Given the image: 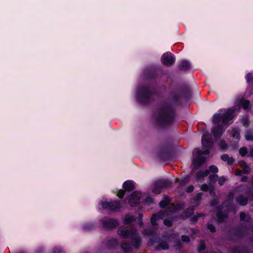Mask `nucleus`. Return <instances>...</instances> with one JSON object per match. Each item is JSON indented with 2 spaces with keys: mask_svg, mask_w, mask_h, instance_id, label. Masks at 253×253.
Wrapping results in <instances>:
<instances>
[{
  "mask_svg": "<svg viewBox=\"0 0 253 253\" xmlns=\"http://www.w3.org/2000/svg\"><path fill=\"white\" fill-rule=\"evenodd\" d=\"M174 112L172 109L166 104L162 106L155 114L154 117L157 123L162 126L170 124L174 119Z\"/></svg>",
  "mask_w": 253,
  "mask_h": 253,
  "instance_id": "nucleus-1",
  "label": "nucleus"
},
{
  "mask_svg": "<svg viewBox=\"0 0 253 253\" xmlns=\"http://www.w3.org/2000/svg\"><path fill=\"white\" fill-rule=\"evenodd\" d=\"M234 117V110L230 109L228 110L223 116L220 114H215L213 116L212 122L214 125H218L222 120V123L225 125H228L229 122Z\"/></svg>",
  "mask_w": 253,
  "mask_h": 253,
  "instance_id": "nucleus-2",
  "label": "nucleus"
},
{
  "mask_svg": "<svg viewBox=\"0 0 253 253\" xmlns=\"http://www.w3.org/2000/svg\"><path fill=\"white\" fill-rule=\"evenodd\" d=\"M119 234L123 238H130L132 240L133 246L135 247H138L141 245V239L138 237L135 230H120L119 231Z\"/></svg>",
  "mask_w": 253,
  "mask_h": 253,
  "instance_id": "nucleus-3",
  "label": "nucleus"
},
{
  "mask_svg": "<svg viewBox=\"0 0 253 253\" xmlns=\"http://www.w3.org/2000/svg\"><path fill=\"white\" fill-rule=\"evenodd\" d=\"M101 205L103 209H109L111 211L117 210L121 207L120 202L118 201H114L113 202H102Z\"/></svg>",
  "mask_w": 253,
  "mask_h": 253,
  "instance_id": "nucleus-4",
  "label": "nucleus"
},
{
  "mask_svg": "<svg viewBox=\"0 0 253 253\" xmlns=\"http://www.w3.org/2000/svg\"><path fill=\"white\" fill-rule=\"evenodd\" d=\"M170 185L169 182L167 180L158 181L154 184L153 192L156 194H159L161 192L162 188L169 187Z\"/></svg>",
  "mask_w": 253,
  "mask_h": 253,
  "instance_id": "nucleus-5",
  "label": "nucleus"
},
{
  "mask_svg": "<svg viewBox=\"0 0 253 253\" xmlns=\"http://www.w3.org/2000/svg\"><path fill=\"white\" fill-rule=\"evenodd\" d=\"M161 60L165 65L170 66L174 63L175 59L171 53L167 52L163 55Z\"/></svg>",
  "mask_w": 253,
  "mask_h": 253,
  "instance_id": "nucleus-6",
  "label": "nucleus"
},
{
  "mask_svg": "<svg viewBox=\"0 0 253 253\" xmlns=\"http://www.w3.org/2000/svg\"><path fill=\"white\" fill-rule=\"evenodd\" d=\"M101 222L106 228H112L118 225V222L114 219L105 218L101 220Z\"/></svg>",
  "mask_w": 253,
  "mask_h": 253,
  "instance_id": "nucleus-7",
  "label": "nucleus"
},
{
  "mask_svg": "<svg viewBox=\"0 0 253 253\" xmlns=\"http://www.w3.org/2000/svg\"><path fill=\"white\" fill-rule=\"evenodd\" d=\"M141 193L138 192H133L129 199V203L131 206H134L139 202Z\"/></svg>",
  "mask_w": 253,
  "mask_h": 253,
  "instance_id": "nucleus-8",
  "label": "nucleus"
},
{
  "mask_svg": "<svg viewBox=\"0 0 253 253\" xmlns=\"http://www.w3.org/2000/svg\"><path fill=\"white\" fill-rule=\"evenodd\" d=\"M224 129L222 128V127L220 125H217L216 126L213 127L211 130L213 136L216 138H219L222 135Z\"/></svg>",
  "mask_w": 253,
  "mask_h": 253,
  "instance_id": "nucleus-9",
  "label": "nucleus"
},
{
  "mask_svg": "<svg viewBox=\"0 0 253 253\" xmlns=\"http://www.w3.org/2000/svg\"><path fill=\"white\" fill-rule=\"evenodd\" d=\"M197 158H195L192 162V166L194 168H197L198 167L201 166L206 161L205 157L197 156L196 154Z\"/></svg>",
  "mask_w": 253,
  "mask_h": 253,
  "instance_id": "nucleus-10",
  "label": "nucleus"
},
{
  "mask_svg": "<svg viewBox=\"0 0 253 253\" xmlns=\"http://www.w3.org/2000/svg\"><path fill=\"white\" fill-rule=\"evenodd\" d=\"M165 217V212L163 211L159 212L157 214H154L151 219V222L153 225H157L156 221L159 219H162Z\"/></svg>",
  "mask_w": 253,
  "mask_h": 253,
  "instance_id": "nucleus-11",
  "label": "nucleus"
},
{
  "mask_svg": "<svg viewBox=\"0 0 253 253\" xmlns=\"http://www.w3.org/2000/svg\"><path fill=\"white\" fill-rule=\"evenodd\" d=\"M202 144L206 147H209L211 146L212 142L209 134L204 135L202 140Z\"/></svg>",
  "mask_w": 253,
  "mask_h": 253,
  "instance_id": "nucleus-12",
  "label": "nucleus"
},
{
  "mask_svg": "<svg viewBox=\"0 0 253 253\" xmlns=\"http://www.w3.org/2000/svg\"><path fill=\"white\" fill-rule=\"evenodd\" d=\"M123 188L125 190L130 191L134 189V185L131 181H126L123 184Z\"/></svg>",
  "mask_w": 253,
  "mask_h": 253,
  "instance_id": "nucleus-13",
  "label": "nucleus"
},
{
  "mask_svg": "<svg viewBox=\"0 0 253 253\" xmlns=\"http://www.w3.org/2000/svg\"><path fill=\"white\" fill-rule=\"evenodd\" d=\"M160 205L163 208L167 206H169V208L173 206L172 204H170V200L168 197H166L164 200L162 201L160 203Z\"/></svg>",
  "mask_w": 253,
  "mask_h": 253,
  "instance_id": "nucleus-14",
  "label": "nucleus"
},
{
  "mask_svg": "<svg viewBox=\"0 0 253 253\" xmlns=\"http://www.w3.org/2000/svg\"><path fill=\"white\" fill-rule=\"evenodd\" d=\"M221 159L225 162H227L229 165H231L234 162V159L231 157H229L227 154L222 155Z\"/></svg>",
  "mask_w": 253,
  "mask_h": 253,
  "instance_id": "nucleus-15",
  "label": "nucleus"
},
{
  "mask_svg": "<svg viewBox=\"0 0 253 253\" xmlns=\"http://www.w3.org/2000/svg\"><path fill=\"white\" fill-rule=\"evenodd\" d=\"M228 132L230 135L235 139L239 140L240 138V134L239 131L236 129H233L231 130H228Z\"/></svg>",
  "mask_w": 253,
  "mask_h": 253,
  "instance_id": "nucleus-16",
  "label": "nucleus"
},
{
  "mask_svg": "<svg viewBox=\"0 0 253 253\" xmlns=\"http://www.w3.org/2000/svg\"><path fill=\"white\" fill-rule=\"evenodd\" d=\"M190 64L188 61H183L179 66V68L181 70H186L190 68Z\"/></svg>",
  "mask_w": 253,
  "mask_h": 253,
  "instance_id": "nucleus-17",
  "label": "nucleus"
},
{
  "mask_svg": "<svg viewBox=\"0 0 253 253\" xmlns=\"http://www.w3.org/2000/svg\"><path fill=\"white\" fill-rule=\"evenodd\" d=\"M237 202L242 206H245L247 204V199L242 196H240L237 198Z\"/></svg>",
  "mask_w": 253,
  "mask_h": 253,
  "instance_id": "nucleus-18",
  "label": "nucleus"
},
{
  "mask_svg": "<svg viewBox=\"0 0 253 253\" xmlns=\"http://www.w3.org/2000/svg\"><path fill=\"white\" fill-rule=\"evenodd\" d=\"M121 247L124 251L126 253H129L131 250V245L125 243H123Z\"/></svg>",
  "mask_w": 253,
  "mask_h": 253,
  "instance_id": "nucleus-19",
  "label": "nucleus"
},
{
  "mask_svg": "<svg viewBox=\"0 0 253 253\" xmlns=\"http://www.w3.org/2000/svg\"><path fill=\"white\" fill-rule=\"evenodd\" d=\"M134 220V217L133 215H126L124 219V223L126 224H128L131 223Z\"/></svg>",
  "mask_w": 253,
  "mask_h": 253,
  "instance_id": "nucleus-20",
  "label": "nucleus"
},
{
  "mask_svg": "<svg viewBox=\"0 0 253 253\" xmlns=\"http://www.w3.org/2000/svg\"><path fill=\"white\" fill-rule=\"evenodd\" d=\"M155 248L156 250H159V249L166 250V249H168L169 248V245L166 242L163 243H160L159 244V247H157V246H155Z\"/></svg>",
  "mask_w": 253,
  "mask_h": 253,
  "instance_id": "nucleus-21",
  "label": "nucleus"
},
{
  "mask_svg": "<svg viewBox=\"0 0 253 253\" xmlns=\"http://www.w3.org/2000/svg\"><path fill=\"white\" fill-rule=\"evenodd\" d=\"M194 153H196L197 155V156L199 157V156H201L202 155H203V154H208L209 153V151L208 150H206L204 151H202L198 149H196L194 150Z\"/></svg>",
  "mask_w": 253,
  "mask_h": 253,
  "instance_id": "nucleus-22",
  "label": "nucleus"
},
{
  "mask_svg": "<svg viewBox=\"0 0 253 253\" xmlns=\"http://www.w3.org/2000/svg\"><path fill=\"white\" fill-rule=\"evenodd\" d=\"M241 105L244 109H248L250 108V102L248 100H243L242 101Z\"/></svg>",
  "mask_w": 253,
  "mask_h": 253,
  "instance_id": "nucleus-23",
  "label": "nucleus"
},
{
  "mask_svg": "<svg viewBox=\"0 0 253 253\" xmlns=\"http://www.w3.org/2000/svg\"><path fill=\"white\" fill-rule=\"evenodd\" d=\"M217 216L218 221L220 222H222L226 217V215L223 214L220 212L217 213Z\"/></svg>",
  "mask_w": 253,
  "mask_h": 253,
  "instance_id": "nucleus-24",
  "label": "nucleus"
},
{
  "mask_svg": "<svg viewBox=\"0 0 253 253\" xmlns=\"http://www.w3.org/2000/svg\"><path fill=\"white\" fill-rule=\"evenodd\" d=\"M247 82L250 84V85L253 86V78L251 73H249L247 76Z\"/></svg>",
  "mask_w": 253,
  "mask_h": 253,
  "instance_id": "nucleus-25",
  "label": "nucleus"
},
{
  "mask_svg": "<svg viewBox=\"0 0 253 253\" xmlns=\"http://www.w3.org/2000/svg\"><path fill=\"white\" fill-rule=\"evenodd\" d=\"M151 96V92L148 90H146L144 92L142 97L144 98H146V99L147 100L146 101H148V98H149Z\"/></svg>",
  "mask_w": 253,
  "mask_h": 253,
  "instance_id": "nucleus-26",
  "label": "nucleus"
},
{
  "mask_svg": "<svg viewBox=\"0 0 253 253\" xmlns=\"http://www.w3.org/2000/svg\"><path fill=\"white\" fill-rule=\"evenodd\" d=\"M240 154L242 156H245L247 153V150L245 147L240 148L239 150Z\"/></svg>",
  "mask_w": 253,
  "mask_h": 253,
  "instance_id": "nucleus-27",
  "label": "nucleus"
},
{
  "mask_svg": "<svg viewBox=\"0 0 253 253\" xmlns=\"http://www.w3.org/2000/svg\"><path fill=\"white\" fill-rule=\"evenodd\" d=\"M210 170L213 173H216L218 171V169L216 166L212 165L210 167Z\"/></svg>",
  "mask_w": 253,
  "mask_h": 253,
  "instance_id": "nucleus-28",
  "label": "nucleus"
},
{
  "mask_svg": "<svg viewBox=\"0 0 253 253\" xmlns=\"http://www.w3.org/2000/svg\"><path fill=\"white\" fill-rule=\"evenodd\" d=\"M202 171H199L196 174V176H195V178H196V179L197 180H199L201 178H203V176H202Z\"/></svg>",
  "mask_w": 253,
  "mask_h": 253,
  "instance_id": "nucleus-29",
  "label": "nucleus"
},
{
  "mask_svg": "<svg viewBox=\"0 0 253 253\" xmlns=\"http://www.w3.org/2000/svg\"><path fill=\"white\" fill-rule=\"evenodd\" d=\"M201 189L204 191H207L209 189V187L206 184H204L201 185Z\"/></svg>",
  "mask_w": 253,
  "mask_h": 253,
  "instance_id": "nucleus-30",
  "label": "nucleus"
},
{
  "mask_svg": "<svg viewBox=\"0 0 253 253\" xmlns=\"http://www.w3.org/2000/svg\"><path fill=\"white\" fill-rule=\"evenodd\" d=\"M124 195L125 191L123 190H120L117 193V196L120 198H123Z\"/></svg>",
  "mask_w": 253,
  "mask_h": 253,
  "instance_id": "nucleus-31",
  "label": "nucleus"
},
{
  "mask_svg": "<svg viewBox=\"0 0 253 253\" xmlns=\"http://www.w3.org/2000/svg\"><path fill=\"white\" fill-rule=\"evenodd\" d=\"M181 240L184 242H189L190 241L189 237L185 235L182 236Z\"/></svg>",
  "mask_w": 253,
  "mask_h": 253,
  "instance_id": "nucleus-32",
  "label": "nucleus"
},
{
  "mask_svg": "<svg viewBox=\"0 0 253 253\" xmlns=\"http://www.w3.org/2000/svg\"><path fill=\"white\" fill-rule=\"evenodd\" d=\"M208 228L210 230L211 232H214L215 231V228L214 226L212 224H209L208 225Z\"/></svg>",
  "mask_w": 253,
  "mask_h": 253,
  "instance_id": "nucleus-33",
  "label": "nucleus"
},
{
  "mask_svg": "<svg viewBox=\"0 0 253 253\" xmlns=\"http://www.w3.org/2000/svg\"><path fill=\"white\" fill-rule=\"evenodd\" d=\"M164 223L165 225L169 227L171 226L172 225V223L171 221L167 219L164 220Z\"/></svg>",
  "mask_w": 253,
  "mask_h": 253,
  "instance_id": "nucleus-34",
  "label": "nucleus"
},
{
  "mask_svg": "<svg viewBox=\"0 0 253 253\" xmlns=\"http://www.w3.org/2000/svg\"><path fill=\"white\" fill-rule=\"evenodd\" d=\"M206 245L204 242H202L199 248V251H201L205 249Z\"/></svg>",
  "mask_w": 253,
  "mask_h": 253,
  "instance_id": "nucleus-35",
  "label": "nucleus"
},
{
  "mask_svg": "<svg viewBox=\"0 0 253 253\" xmlns=\"http://www.w3.org/2000/svg\"><path fill=\"white\" fill-rule=\"evenodd\" d=\"M225 181V179L223 177H220L218 180V183L220 185H223Z\"/></svg>",
  "mask_w": 253,
  "mask_h": 253,
  "instance_id": "nucleus-36",
  "label": "nucleus"
},
{
  "mask_svg": "<svg viewBox=\"0 0 253 253\" xmlns=\"http://www.w3.org/2000/svg\"><path fill=\"white\" fill-rule=\"evenodd\" d=\"M194 188V186H193V185H190V186H189L187 187V189H186V191H187V192H192V191H193Z\"/></svg>",
  "mask_w": 253,
  "mask_h": 253,
  "instance_id": "nucleus-37",
  "label": "nucleus"
},
{
  "mask_svg": "<svg viewBox=\"0 0 253 253\" xmlns=\"http://www.w3.org/2000/svg\"><path fill=\"white\" fill-rule=\"evenodd\" d=\"M210 173V170L207 169V170H205L204 171H202V176H203V177H205V176H207Z\"/></svg>",
  "mask_w": 253,
  "mask_h": 253,
  "instance_id": "nucleus-38",
  "label": "nucleus"
},
{
  "mask_svg": "<svg viewBox=\"0 0 253 253\" xmlns=\"http://www.w3.org/2000/svg\"><path fill=\"white\" fill-rule=\"evenodd\" d=\"M246 138L248 140H253V135L248 134L246 136Z\"/></svg>",
  "mask_w": 253,
  "mask_h": 253,
  "instance_id": "nucleus-39",
  "label": "nucleus"
},
{
  "mask_svg": "<svg viewBox=\"0 0 253 253\" xmlns=\"http://www.w3.org/2000/svg\"><path fill=\"white\" fill-rule=\"evenodd\" d=\"M240 219L241 221H243L245 219L246 214L244 212H241L240 213Z\"/></svg>",
  "mask_w": 253,
  "mask_h": 253,
  "instance_id": "nucleus-40",
  "label": "nucleus"
},
{
  "mask_svg": "<svg viewBox=\"0 0 253 253\" xmlns=\"http://www.w3.org/2000/svg\"><path fill=\"white\" fill-rule=\"evenodd\" d=\"M154 232L153 231H147V230L146 229L144 230V231L143 232V234L144 235H150L152 233H153Z\"/></svg>",
  "mask_w": 253,
  "mask_h": 253,
  "instance_id": "nucleus-41",
  "label": "nucleus"
},
{
  "mask_svg": "<svg viewBox=\"0 0 253 253\" xmlns=\"http://www.w3.org/2000/svg\"><path fill=\"white\" fill-rule=\"evenodd\" d=\"M202 196V193H199L197 195L196 198L197 201H199Z\"/></svg>",
  "mask_w": 253,
  "mask_h": 253,
  "instance_id": "nucleus-42",
  "label": "nucleus"
},
{
  "mask_svg": "<svg viewBox=\"0 0 253 253\" xmlns=\"http://www.w3.org/2000/svg\"><path fill=\"white\" fill-rule=\"evenodd\" d=\"M244 171L245 173H248L250 171V168L247 167V166H246L245 168H244Z\"/></svg>",
  "mask_w": 253,
  "mask_h": 253,
  "instance_id": "nucleus-43",
  "label": "nucleus"
},
{
  "mask_svg": "<svg viewBox=\"0 0 253 253\" xmlns=\"http://www.w3.org/2000/svg\"><path fill=\"white\" fill-rule=\"evenodd\" d=\"M220 145L222 146V148H224L225 146V142L223 140H221L220 141Z\"/></svg>",
  "mask_w": 253,
  "mask_h": 253,
  "instance_id": "nucleus-44",
  "label": "nucleus"
},
{
  "mask_svg": "<svg viewBox=\"0 0 253 253\" xmlns=\"http://www.w3.org/2000/svg\"><path fill=\"white\" fill-rule=\"evenodd\" d=\"M110 242H111V244H112L113 245H115L117 244V243L116 240H114V239L110 241Z\"/></svg>",
  "mask_w": 253,
  "mask_h": 253,
  "instance_id": "nucleus-45",
  "label": "nucleus"
},
{
  "mask_svg": "<svg viewBox=\"0 0 253 253\" xmlns=\"http://www.w3.org/2000/svg\"><path fill=\"white\" fill-rule=\"evenodd\" d=\"M155 242H154L153 240L151 239L149 242H148V245L149 246H151V245H152L153 244H155Z\"/></svg>",
  "mask_w": 253,
  "mask_h": 253,
  "instance_id": "nucleus-46",
  "label": "nucleus"
},
{
  "mask_svg": "<svg viewBox=\"0 0 253 253\" xmlns=\"http://www.w3.org/2000/svg\"><path fill=\"white\" fill-rule=\"evenodd\" d=\"M241 171L240 170H236V172H235V173H236V175H239L241 174Z\"/></svg>",
  "mask_w": 253,
  "mask_h": 253,
  "instance_id": "nucleus-47",
  "label": "nucleus"
},
{
  "mask_svg": "<svg viewBox=\"0 0 253 253\" xmlns=\"http://www.w3.org/2000/svg\"><path fill=\"white\" fill-rule=\"evenodd\" d=\"M233 198V195L232 193H230L229 195V201L230 200H232Z\"/></svg>",
  "mask_w": 253,
  "mask_h": 253,
  "instance_id": "nucleus-48",
  "label": "nucleus"
},
{
  "mask_svg": "<svg viewBox=\"0 0 253 253\" xmlns=\"http://www.w3.org/2000/svg\"><path fill=\"white\" fill-rule=\"evenodd\" d=\"M146 202H152V199L151 197H148L147 199V200H146Z\"/></svg>",
  "mask_w": 253,
  "mask_h": 253,
  "instance_id": "nucleus-49",
  "label": "nucleus"
},
{
  "mask_svg": "<svg viewBox=\"0 0 253 253\" xmlns=\"http://www.w3.org/2000/svg\"><path fill=\"white\" fill-rule=\"evenodd\" d=\"M250 154L251 155L253 156V148L250 150Z\"/></svg>",
  "mask_w": 253,
  "mask_h": 253,
  "instance_id": "nucleus-50",
  "label": "nucleus"
},
{
  "mask_svg": "<svg viewBox=\"0 0 253 253\" xmlns=\"http://www.w3.org/2000/svg\"><path fill=\"white\" fill-rule=\"evenodd\" d=\"M246 179V177H243L242 179V181H245V180Z\"/></svg>",
  "mask_w": 253,
  "mask_h": 253,
  "instance_id": "nucleus-51",
  "label": "nucleus"
},
{
  "mask_svg": "<svg viewBox=\"0 0 253 253\" xmlns=\"http://www.w3.org/2000/svg\"><path fill=\"white\" fill-rule=\"evenodd\" d=\"M142 224V223L141 221L140 222V225H141Z\"/></svg>",
  "mask_w": 253,
  "mask_h": 253,
  "instance_id": "nucleus-52",
  "label": "nucleus"
},
{
  "mask_svg": "<svg viewBox=\"0 0 253 253\" xmlns=\"http://www.w3.org/2000/svg\"><path fill=\"white\" fill-rule=\"evenodd\" d=\"M189 179L187 178V180H186V182H187L188 181Z\"/></svg>",
  "mask_w": 253,
  "mask_h": 253,
  "instance_id": "nucleus-53",
  "label": "nucleus"
}]
</instances>
